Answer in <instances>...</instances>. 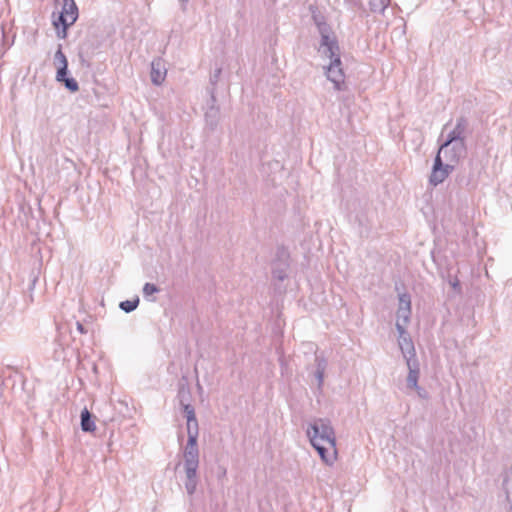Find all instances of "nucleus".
I'll return each mask as SVG.
<instances>
[{
  "label": "nucleus",
  "instance_id": "1a4fd4ad",
  "mask_svg": "<svg viewBox=\"0 0 512 512\" xmlns=\"http://www.w3.org/2000/svg\"><path fill=\"white\" fill-rule=\"evenodd\" d=\"M210 94H211V99H210L211 104L205 113V120H206V124L210 127V129L214 130L217 127L218 122H219L220 110H219V107H217L215 105L216 98H215L213 89L210 91Z\"/></svg>",
  "mask_w": 512,
  "mask_h": 512
},
{
  "label": "nucleus",
  "instance_id": "f8f14e48",
  "mask_svg": "<svg viewBox=\"0 0 512 512\" xmlns=\"http://www.w3.org/2000/svg\"><path fill=\"white\" fill-rule=\"evenodd\" d=\"M54 63L57 65L58 77H63L68 74V61L65 54L62 51V45H58V49L54 54Z\"/></svg>",
  "mask_w": 512,
  "mask_h": 512
},
{
  "label": "nucleus",
  "instance_id": "5701e85b",
  "mask_svg": "<svg viewBox=\"0 0 512 512\" xmlns=\"http://www.w3.org/2000/svg\"><path fill=\"white\" fill-rule=\"evenodd\" d=\"M181 404L183 406V410L186 414L187 420H195L196 415L193 406L190 404H183V402H181Z\"/></svg>",
  "mask_w": 512,
  "mask_h": 512
},
{
  "label": "nucleus",
  "instance_id": "f3484780",
  "mask_svg": "<svg viewBox=\"0 0 512 512\" xmlns=\"http://www.w3.org/2000/svg\"><path fill=\"white\" fill-rule=\"evenodd\" d=\"M502 486L506 494V499L510 503V512H512V477L510 475H505Z\"/></svg>",
  "mask_w": 512,
  "mask_h": 512
},
{
  "label": "nucleus",
  "instance_id": "2eb2a0df",
  "mask_svg": "<svg viewBox=\"0 0 512 512\" xmlns=\"http://www.w3.org/2000/svg\"><path fill=\"white\" fill-rule=\"evenodd\" d=\"M56 80L60 83H63L65 88L70 92H77L79 90V85L77 81L72 77H68L67 75H64L63 77H58V74H56Z\"/></svg>",
  "mask_w": 512,
  "mask_h": 512
},
{
  "label": "nucleus",
  "instance_id": "7ed1b4c3",
  "mask_svg": "<svg viewBox=\"0 0 512 512\" xmlns=\"http://www.w3.org/2000/svg\"><path fill=\"white\" fill-rule=\"evenodd\" d=\"M310 442H323L336 453V436L331 421L326 418L314 419L306 430Z\"/></svg>",
  "mask_w": 512,
  "mask_h": 512
},
{
  "label": "nucleus",
  "instance_id": "9d476101",
  "mask_svg": "<svg viewBox=\"0 0 512 512\" xmlns=\"http://www.w3.org/2000/svg\"><path fill=\"white\" fill-rule=\"evenodd\" d=\"M408 367V375L406 379L407 388L412 389L417 387L418 379L420 374L419 362L418 360L406 361Z\"/></svg>",
  "mask_w": 512,
  "mask_h": 512
},
{
  "label": "nucleus",
  "instance_id": "a878e982",
  "mask_svg": "<svg viewBox=\"0 0 512 512\" xmlns=\"http://www.w3.org/2000/svg\"><path fill=\"white\" fill-rule=\"evenodd\" d=\"M324 374H325L324 371H317V370L315 371V377L317 379L318 387L319 388H321V386L323 385Z\"/></svg>",
  "mask_w": 512,
  "mask_h": 512
},
{
  "label": "nucleus",
  "instance_id": "a211bd4d",
  "mask_svg": "<svg viewBox=\"0 0 512 512\" xmlns=\"http://www.w3.org/2000/svg\"><path fill=\"white\" fill-rule=\"evenodd\" d=\"M139 305V298L136 297L133 300H125L120 302L119 307L121 310H123L126 313H130L134 311Z\"/></svg>",
  "mask_w": 512,
  "mask_h": 512
},
{
  "label": "nucleus",
  "instance_id": "4468645a",
  "mask_svg": "<svg viewBox=\"0 0 512 512\" xmlns=\"http://www.w3.org/2000/svg\"><path fill=\"white\" fill-rule=\"evenodd\" d=\"M166 71H162L161 63L153 61L151 64V81L155 85H160L165 79Z\"/></svg>",
  "mask_w": 512,
  "mask_h": 512
},
{
  "label": "nucleus",
  "instance_id": "6e6552de",
  "mask_svg": "<svg viewBox=\"0 0 512 512\" xmlns=\"http://www.w3.org/2000/svg\"><path fill=\"white\" fill-rule=\"evenodd\" d=\"M469 134V122L461 116L456 120L454 128L448 133L446 139L449 141L466 142V138Z\"/></svg>",
  "mask_w": 512,
  "mask_h": 512
},
{
  "label": "nucleus",
  "instance_id": "b1692460",
  "mask_svg": "<svg viewBox=\"0 0 512 512\" xmlns=\"http://www.w3.org/2000/svg\"><path fill=\"white\" fill-rule=\"evenodd\" d=\"M315 363H316V370L317 371H324L326 370L327 368V360L322 357V356H316L315 358Z\"/></svg>",
  "mask_w": 512,
  "mask_h": 512
},
{
  "label": "nucleus",
  "instance_id": "0eeeda50",
  "mask_svg": "<svg viewBox=\"0 0 512 512\" xmlns=\"http://www.w3.org/2000/svg\"><path fill=\"white\" fill-rule=\"evenodd\" d=\"M395 326L399 334L398 343L404 359L406 361L417 360L413 341L409 334L407 333L406 328H404V324H401V322L396 321Z\"/></svg>",
  "mask_w": 512,
  "mask_h": 512
},
{
  "label": "nucleus",
  "instance_id": "dca6fc26",
  "mask_svg": "<svg viewBox=\"0 0 512 512\" xmlns=\"http://www.w3.org/2000/svg\"><path fill=\"white\" fill-rule=\"evenodd\" d=\"M187 440H193L192 442H197L198 435H199V427H198V421L195 418V420H187Z\"/></svg>",
  "mask_w": 512,
  "mask_h": 512
},
{
  "label": "nucleus",
  "instance_id": "9b49d317",
  "mask_svg": "<svg viewBox=\"0 0 512 512\" xmlns=\"http://www.w3.org/2000/svg\"><path fill=\"white\" fill-rule=\"evenodd\" d=\"M311 444L326 464H332L334 462L337 452L334 453V451L331 450L327 444L323 442H311Z\"/></svg>",
  "mask_w": 512,
  "mask_h": 512
},
{
  "label": "nucleus",
  "instance_id": "c85d7f7f",
  "mask_svg": "<svg viewBox=\"0 0 512 512\" xmlns=\"http://www.w3.org/2000/svg\"><path fill=\"white\" fill-rule=\"evenodd\" d=\"M77 325V330L81 333V334H85L87 331L85 330L83 324H81L80 322H77L76 323Z\"/></svg>",
  "mask_w": 512,
  "mask_h": 512
},
{
  "label": "nucleus",
  "instance_id": "6ab92c4d",
  "mask_svg": "<svg viewBox=\"0 0 512 512\" xmlns=\"http://www.w3.org/2000/svg\"><path fill=\"white\" fill-rule=\"evenodd\" d=\"M389 0H369L370 10L372 12H383L388 6Z\"/></svg>",
  "mask_w": 512,
  "mask_h": 512
},
{
  "label": "nucleus",
  "instance_id": "423d86ee",
  "mask_svg": "<svg viewBox=\"0 0 512 512\" xmlns=\"http://www.w3.org/2000/svg\"><path fill=\"white\" fill-rule=\"evenodd\" d=\"M454 168V165L444 161L443 159H441L439 155H436L429 178L430 184H432L433 186L441 184L454 170Z\"/></svg>",
  "mask_w": 512,
  "mask_h": 512
},
{
  "label": "nucleus",
  "instance_id": "20e7f679",
  "mask_svg": "<svg viewBox=\"0 0 512 512\" xmlns=\"http://www.w3.org/2000/svg\"><path fill=\"white\" fill-rule=\"evenodd\" d=\"M467 153L466 142L445 141L440 145L436 155H439L444 161L456 166L460 159L464 158Z\"/></svg>",
  "mask_w": 512,
  "mask_h": 512
},
{
  "label": "nucleus",
  "instance_id": "c756f323",
  "mask_svg": "<svg viewBox=\"0 0 512 512\" xmlns=\"http://www.w3.org/2000/svg\"><path fill=\"white\" fill-rule=\"evenodd\" d=\"M182 2V4H186L188 2V0H180Z\"/></svg>",
  "mask_w": 512,
  "mask_h": 512
},
{
  "label": "nucleus",
  "instance_id": "cd10ccee",
  "mask_svg": "<svg viewBox=\"0 0 512 512\" xmlns=\"http://www.w3.org/2000/svg\"><path fill=\"white\" fill-rule=\"evenodd\" d=\"M220 73H221V69H217L215 71L214 75L211 76L210 81H211L212 84H215L217 82Z\"/></svg>",
  "mask_w": 512,
  "mask_h": 512
},
{
  "label": "nucleus",
  "instance_id": "39448f33",
  "mask_svg": "<svg viewBox=\"0 0 512 512\" xmlns=\"http://www.w3.org/2000/svg\"><path fill=\"white\" fill-rule=\"evenodd\" d=\"M78 18V7L74 0H63L62 10L59 13L58 19L54 20L56 27L62 25V31H58V36L65 38L67 29L73 25Z\"/></svg>",
  "mask_w": 512,
  "mask_h": 512
},
{
  "label": "nucleus",
  "instance_id": "393cba45",
  "mask_svg": "<svg viewBox=\"0 0 512 512\" xmlns=\"http://www.w3.org/2000/svg\"><path fill=\"white\" fill-rule=\"evenodd\" d=\"M272 274L275 279L280 281H283L287 277L286 269L284 268H274Z\"/></svg>",
  "mask_w": 512,
  "mask_h": 512
},
{
  "label": "nucleus",
  "instance_id": "f257e3e1",
  "mask_svg": "<svg viewBox=\"0 0 512 512\" xmlns=\"http://www.w3.org/2000/svg\"><path fill=\"white\" fill-rule=\"evenodd\" d=\"M313 18L321 36L319 52L322 56L330 59L329 65L324 67L326 77L334 84L335 90L340 91L343 89L345 75L341 67L342 62L338 42L328 24L317 16Z\"/></svg>",
  "mask_w": 512,
  "mask_h": 512
},
{
  "label": "nucleus",
  "instance_id": "412c9836",
  "mask_svg": "<svg viewBox=\"0 0 512 512\" xmlns=\"http://www.w3.org/2000/svg\"><path fill=\"white\" fill-rule=\"evenodd\" d=\"M159 291V288L153 283H145L142 290L143 296L151 301H154L155 299H149V297L155 293H158Z\"/></svg>",
  "mask_w": 512,
  "mask_h": 512
},
{
  "label": "nucleus",
  "instance_id": "aec40b11",
  "mask_svg": "<svg viewBox=\"0 0 512 512\" xmlns=\"http://www.w3.org/2000/svg\"><path fill=\"white\" fill-rule=\"evenodd\" d=\"M410 315L411 309L398 308L397 321L401 322V324H404V328H406L410 320Z\"/></svg>",
  "mask_w": 512,
  "mask_h": 512
},
{
  "label": "nucleus",
  "instance_id": "ddd939ff",
  "mask_svg": "<svg viewBox=\"0 0 512 512\" xmlns=\"http://www.w3.org/2000/svg\"><path fill=\"white\" fill-rule=\"evenodd\" d=\"M81 429L84 432H93L96 429L95 422L93 420L94 416L88 411L87 408H84L81 411Z\"/></svg>",
  "mask_w": 512,
  "mask_h": 512
},
{
  "label": "nucleus",
  "instance_id": "4be33fe9",
  "mask_svg": "<svg viewBox=\"0 0 512 512\" xmlns=\"http://www.w3.org/2000/svg\"><path fill=\"white\" fill-rule=\"evenodd\" d=\"M404 309H411V298L407 293H403L399 295V307Z\"/></svg>",
  "mask_w": 512,
  "mask_h": 512
},
{
  "label": "nucleus",
  "instance_id": "f03ea898",
  "mask_svg": "<svg viewBox=\"0 0 512 512\" xmlns=\"http://www.w3.org/2000/svg\"><path fill=\"white\" fill-rule=\"evenodd\" d=\"M187 440L183 457L186 475L185 489L189 495H193L198 485L197 469L199 467V449L197 442Z\"/></svg>",
  "mask_w": 512,
  "mask_h": 512
},
{
  "label": "nucleus",
  "instance_id": "bb28decb",
  "mask_svg": "<svg viewBox=\"0 0 512 512\" xmlns=\"http://www.w3.org/2000/svg\"><path fill=\"white\" fill-rule=\"evenodd\" d=\"M413 389L416 390L419 397L426 398L427 392L422 387L417 385V387H414Z\"/></svg>",
  "mask_w": 512,
  "mask_h": 512
}]
</instances>
